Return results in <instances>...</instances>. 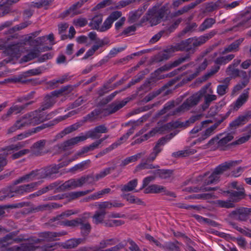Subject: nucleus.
I'll list each match as a JSON object with an SVG mask.
<instances>
[{
    "label": "nucleus",
    "instance_id": "obj_1",
    "mask_svg": "<svg viewBox=\"0 0 251 251\" xmlns=\"http://www.w3.org/2000/svg\"><path fill=\"white\" fill-rule=\"evenodd\" d=\"M216 33L217 31L215 30H213L208 33L201 36L199 37L189 38L176 44L174 47L176 51H185L189 53L175 60L173 63L172 66L173 67H176L185 61L189 60L190 58V53H194L196 51L197 47L204 44L207 40L216 34Z\"/></svg>",
    "mask_w": 251,
    "mask_h": 251
},
{
    "label": "nucleus",
    "instance_id": "obj_2",
    "mask_svg": "<svg viewBox=\"0 0 251 251\" xmlns=\"http://www.w3.org/2000/svg\"><path fill=\"white\" fill-rule=\"evenodd\" d=\"M46 119L41 111L37 110L26 114L17 120L14 124L7 129V133L11 134L25 126L39 124Z\"/></svg>",
    "mask_w": 251,
    "mask_h": 251
},
{
    "label": "nucleus",
    "instance_id": "obj_3",
    "mask_svg": "<svg viewBox=\"0 0 251 251\" xmlns=\"http://www.w3.org/2000/svg\"><path fill=\"white\" fill-rule=\"evenodd\" d=\"M105 117H106V114L105 113L104 108L100 107L96 108L83 118L82 123L80 122H77L66 127L57 135V136L62 138L64 136L76 130L78 128L82 126L83 123L87 122H93L96 120L101 119Z\"/></svg>",
    "mask_w": 251,
    "mask_h": 251
},
{
    "label": "nucleus",
    "instance_id": "obj_4",
    "mask_svg": "<svg viewBox=\"0 0 251 251\" xmlns=\"http://www.w3.org/2000/svg\"><path fill=\"white\" fill-rule=\"evenodd\" d=\"M211 83H209L203 86L198 92L188 98L181 105L173 111L171 115H175L183 113L197 105L201 98L203 97V95L206 93Z\"/></svg>",
    "mask_w": 251,
    "mask_h": 251
},
{
    "label": "nucleus",
    "instance_id": "obj_5",
    "mask_svg": "<svg viewBox=\"0 0 251 251\" xmlns=\"http://www.w3.org/2000/svg\"><path fill=\"white\" fill-rule=\"evenodd\" d=\"M168 11L167 5L162 6L158 10V7L155 6L148 10L145 18L147 21H149L151 25H156L160 22ZM145 17H144V18Z\"/></svg>",
    "mask_w": 251,
    "mask_h": 251
},
{
    "label": "nucleus",
    "instance_id": "obj_6",
    "mask_svg": "<svg viewBox=\"0 0 251 251\" xmlns=\"http://www.w3.org/2000/svg\"><path fill=\"white\" fill-rule=\"evenodd\" d=\"M85 137L83 135L76 136L69 139L61 144H57L54 147V150L61 152L71 149L74 145L78 143L85 141Z\"/></svg>",
    "mask_w": 251,
    "mask_h": 251
},
{
    "label": "nucleus",
    "instance_id": "obj_7",
    "mask_svg": "<svg viewBox=\"0 0 251 251\" xmlns=\"http://www.w3.org/2000/svg\"><path fill=\"white\" fill-rule=\"evenodd\" d=\"M87 0H80L73 4L69 9L61 13L59 15V17L63 19L68 16L73 17L75 15L81 14L82 11L79 8Z\"/></svg>",
    "mask_w": 251,
    "mask_h": 251
},
{
    "label": "nucleus",
    "instance_id": "obj_8",
    "mask_svg": "<svg viewBox=\"0 0 251 251\" xmlns=\"http://www.w3.org/2000/svg\"><path fill=\"white\" fill-rule=\"evenodd\" d=\"M33 103V101H31L22 105L13 104L8 110L6 113L1 116V120L5 121H8L12 114H18L21 113L22 110Z\"/></svg>",
    "mask_w": 251,
    "mask_h": 251
},
{
    "label": "nucleus",
    "instance_id": "obj_9",
    "mask_svg": "<svg viewBox=\"0 0 251 251\" xmlns=\"http://www.w3.org/2000/svg\"><path fill=\"white\" fill-rule=\"evenodd\" d=\"M108 131V129L104 125H100L89 130L86 133L85 135L83 136L85 137V140L89 138L93 139H98L100 136V134L106 133Z\"/></svg>",
    "mask_w": 251,
    "mask_h": 251
},
{
    "label": "nucleus",
    "instance_id": "obj_10",
    "mask_svg": "<svg viewBox=\"0 0 251 251\" xmlns=\"http://www.w3.org/2000/svg\"><path fill=\"white\" fill-rule=\"evenodd\" d=\"M129 100L126 98L121 101H114L109 104L106 108H104L106 116L113 114L125 106Z\"/></svg>",
    "mask_w": 251,
    "mask_h": 251
},
{
    "label": "nucleus",
    "instance_id": "obj_11",
    "mask_svg": "<svg viewBox=\"0 0 251 251\" xmlns=\"http://www.w3.org/2000/svg\"><path fill=\"white\" fill-rule=\"evenodd\" d=\"M250 209L246 207H240L232 211L229 216L239 221H246L249 219Z\"/></svg>",
    "mask_w": 251,
    "mask_h": 251
},
{
    "label": "nucleus",
    "instance_id": "obj_12",
    "mask_svg": "<svg viewBox=\"0 0 251 251\" xmlns=\"http://www.w3.org/2000/svg\"><path fill=\"white\" fill-rule=\"evenodd\" d=\"M67 234L66 231L61 232H44L40 233L39 237L42 239H38L36 240V243H39L41 241H53L57 240L56 238L57 237L62 236Z\"/></svg>",
    "mask_w": 251,
    "mask_h": 251
},
{
    "label": "nucleus",
    "instance_id": "obj_13",
    "mask_svg": "<svg viewBox=\"0 0 251 251\" xmlns=\"http://www.w3.org/2000/svg\"><path fill=\"white\" fill-rule=\"evenodd\" d=\"M82 186V184L80 178L76 179H71L61 184L57 188V189L58 191H65L67 190L73 189Z\"/></svg>",
    "mask_w": 251,
    "mask_h": 251
},
{
    "label": "nucleus",
    "instance_id": "obj_14",
    "mask_svg": "<svg viewBox=\"0 0 251 251\" xmlns=\"http://www.w3.org/2000/svg\"><path fill=\"white\" fill-rule=\"evenodd\" d=\"M47 140L43 139L34 143L30 148L31 154L35 156H41L45 153L44 149Z\"/></svg>",
    "mask_w": 251,
    "mask_h": 251
},
{
    "label": "nucleus",
    "instance_id": "obj_15",
    "mask_svg": "<svg viewBox=\"0 0 251 251\" xmlns=\"http://www.w3.org/2000/svg\"><path fill=\"white\" fill-rule=\"evenodd\" d=\"M241 161L240 160H235V161H228L226 162H225L221 164L218 166L214 169L218 174L221 176L222 174L224 173L225 172L229 170L232 167H235L240 163Z\"/></svg>",
    "mask_w": 251,
    "mask_h": 251
},
{
    "label": "nucleus",
    "instance_id": "obj_16",
    "mask_svg": "<svg viewBox=\"0 0 251 251\" xmlns=\"http://www.w3.org/2000/svg\"><path fill=\"white\" fill-rule=\"evenodd\" d=\"M39 184L37 182H32L27 184H24L17 187L13 190V192L17 195H23L25 193H29L32 191L34 188Z\"/></svg>",
    "mask_w": 251,
    "mask_h": 251
},
{
    "label": "nucleus",
    "instance_id": "obj_17",
    "mask_svg": "<svg viewBox=\"0 0 251 251\" xmlns=\"http://www.w3.org/2000/svg\"><path fill=\"white\" fill-rule=\"evenodd\" d=\"M85 238H72L61 244V247L64 249H73L76 248L79 245L84 244Z\"/></svg>",
    "mask_w": 251,
    "mask_h": 251
},
{
    "label": "nucleus",
    "instance_id": "obj_18",
    "mask_svg": "<svg viewBox=\"0 0 251 251\" xmlns=\"http://www.w3.org/2000/svg\"><path fill=\"white\" fill-rule=\"evenodd\" d=\"M175 51H176V50L174 46H171L157 54L155 56L154 61L156 62H160L164 60H166L168 59Z\"/></svg>",
    "mask_w": 251,
    "mask_h": 251
},
{
    "label": "nucleus",
    "instance_id": "obj_19",
    "mask_svg": "<svg viewBox=\"0 0 251 251\" xmlns=\"http://www.w3.org/2000/svg\"><path fill=\"white\" fill-rule=\"evenodd\" d=\"M227 193L229 195V198L232 202H237L243 199L245 196L244 188L241 187L239 191L229 190Z\"/></svg>",
    "mask_w": 251,
    "mask_h": 251
},
{
    "label": "nucleus",
    "instance_id": "obj_20",
    "mask_svg": "<svg viewBox=\"0 0 251 251\" xmlns=\"http://www.w3.org/2000/svg\"><path fill=\"white\" fill-rule=\"evenodd\" d=\"M237 26L243 29L251 26V13L249 11L241 15L240 22Z\"/></svg>",
    "mask_w": 251,
    "mask_h": 251
},
{
    "label": "nucleus",
    "instance_id": "obj_21",
    "mask_svg": "<svg viewBox=\"0 0 251 251\" xmlns=\"http://www.w3.org/2000/svg\"><path fill=\"white\" fill-rule=\"evenodd\" d=\"M244 39L243 38H239L227 46L221 52V54L224 55L228 52L238 51L239 50V47L244 41Z\"/></svg>",
    "mask_w": 251,
    "mask_h": 251
},
{
    "label": "nucleus",
    "instance_id": "obj_22",
    "mask_svg": "<svg viewBox=\"0 0 251 251\" xmlns=\"http://www.w3.org/2000/svg\"><path fill=\"white\" fill-rule=\"evenodd\" d=\"M61 166L59 165H54L47 167L45 168H42V172L43 178L46 177H51L53 175L58 173V170L61 168Z\"/></svg>",
    "mask_w": 251,
    "mask_h": 251
},
{
    "label": "nucleus",
    "instance_id": "obj_23",
    "mask_svg": "<svg viewBox=\"0 0 251 251\" xmlns=\"http://www.w3.org/2000/svg\"><path fill=\"white\" fill-rule=\"evenodd\" d=\"M230 78L229 77L225 78L221 82L222 84H220L217 87V93L220 97H222L226 94L228 91V86Z\"/></svg>",
    "mask_w": 251,
    "mask_h": 251
},
{
    "label": "nucleus",
    "instance_id": "obj_24",
    "mask_svg": "<svg viewBox=\"0 0 251 251\" xmlns=\"http://www.w3.org/2000/svg\"><path fill=\"white\" fill-rule=\"evenodd\" d=\"M80 221L78 222V226H80L81 233L83 236H87L91 231V226L84 217L79 218Z\"/></svg>",
    "mask_w": 251,
    "mask_h": 251
},
{
    "label": "nucleus",
    "instance_id": "obj_25",
    "mask_svg": "<svg viewBox=\"0 0 251 251\" xmlns=\"http://www.w3.org/2000/svg\"><path fill=\"white\" fill-rule=\"evenodd\" d=\"M196 152V150L189 148H186L183 150L178 151L172 153V156L176 158L186 157Z\"/></svg>",
    "mask_w": 251,
    "mask_h": 251
},
{
    "label": "nucleus",
    "instance_id": "obj_26",
    "mask_svg": "<svg viewBox=\"0 0 251 251\" xmlns=\"http://www.w3.org/2000/svg\"><path fill=\"white\" fill-rule=\"evenodd\" d=\"M121 197L125 199L129 203L145 205L144 202L141 199L130 193H123L121 195Z\"/></svg>",
    "mask_w": 251,
    "mask_h": 251
},
{
    "label": "nucleus",
    "instance_id": "obj_27",
    "mask_svg": "<svg viewBox=\"0 0 251 251\" xmlns=\"http://www.w3.org/2000/svg\"><path fill=\"white\" fill-rule=\"evenodd\" d=\"M249 93L248 90H244V92L240 95L234 103V108L236 110L241 107L248 100Z\"/></svg>",
    "mask_w": 251,
    "mask_h": 251
},
{
    "label": "nucleus",
    "instance_id": "obj_28",
    "mask_svg": "<svg viewBox=\"0 0 251 251\" xmlns=\"http://www.w3.org/2000/svg\"><path fill=\"white\" fill-rule=\"evenodd\" d=\"M146 153V152L144 151L125 158L122 161L120 164V166L122 167H124L130 163L137 161L142 156L144 155Z\"/></svg>",
    "mask_w": 251,
    "mask_h": 251
},
{
    "label": "nucleus",
    "instance_id": "obj_29",
    "mask_svg": "<svg viewBox=\"0 0 251 251\" xmlns=\"http://www.w3.org/2000/svg\"><path fill=\"white\" fill-rule=\"evenodd\" d=\"M153 173L156 176V177H159L161 179H167L172 176L173 171L168 169H157L153 172Z\"/></svg>",
    "mask_w": 251,
    "mask_h": 251
},
{
    "label": "nucleus",
    "instance_id": "obj_30",
    "mask_svg": "<svg viewBox=\"0 0 251 251\" xmlns=\"http://www.w3.org/2000/svg\"><path fill=\"white\" fill-rule=\"evenodd\" d=\"M216 23V20L213 18H206L199 27V31L203 32L212 27Z\"/></svg>",
    "mask_w": 251,
    "mask_h": 251
},
{
    "label": "nucleus",
    "instance_id": "obj_31",
    "mask_svg": "<svg viewBox=\"0 0 251 251\" xmlns=\"http://www.w3.org/2000/svg\"><path fill=\"white\" fill-rule=\"evenodd\" d=\"M165 191V187L157 184H152L146 187L144 191L145 194L154 193L157 194Z\"/></svg>",
    "mask_w": 251,
    "mask_h": 251
},
{
    "label": "nucleus",
    "instance_id": "obj_32",
    "mask_svg": "<svg viewBox=\"0 0 251 251\" xmlns=\"http://www.w3.org/2000/svg\"><path fill=\"white\" fill-rule=\"evenodd\" d=\"M138 184V180L133 179L129 181L125 185H121L120 186V189L123 192H128L133 191Z\"/></svg>",
    "mask_w": 251,
    "mask_h": 251
},
{
    "label": "nucleus",
    "instance_id": "obj_33",
    "mask_svg": "<svg viewBox=\"0 0 251 251\" xmlns=\"http://www.w3.org/2000/svg\"><path fill=\"white\" fill-rule=\"evenodd\" d=\"M18 232V231H15L6 235L4 237L0 239V243H1L3 246L13 244V239L17 235Z\"/></svg>",
    "mask_w": 251,
    "mask_h": 251
},
{
    "label": "nucleus",
    "instance_id": "obj_34",
    "mask_svg": "<svg viewBox=\"0 0 251 251\" xmlns=\"http://www.w3.org/2000/svg\"><path fill=\"white\" fill-rule=\"evenodd\" d=\"M205 93L203 97H204V103L202 104L201 107L203 110H206L208 108L211 103L217 100V96L215 95L207 94Z\"/></svg>",
    "mask_w": 251,
    "mask_h": 251
},
{
    "label": "nucleus",
    "instance_id": "obj_35",
    "mask_svg": "<svg viewBox=\"0 0 251 251\" xmlns=\"http://www.w3.org/2000/svg\"><path fill=\"white\" fill-rule=\"evenodd\" d=\"M173 130L170 122L165 124L161 127H155L150 131V134L154 136L157 133L161 134L163 133L165 131H168Z\"/></svg>",
    "mask_w": 251,
    "mask_h": 251
},
{
    "label": "nucleus",
    "instance_id": "obj_36",
    "mask_svg": "<svg viewBox=\"0 0 251 251\" xmlns=\"http://www.w3.org/2000/svg\"><path fill=\"white\" fill-rule=\"evenodd\" d=\"M55 102V100L52 97L47 96L45 98L44 101L41 105L40 111H44L51 107L53 105Z\"/></svg>",
    "mask_w": 251,
    "mask_h": 251
},
{
    "label": "nucleus",
    "instance_id": "obj_37",
    "mask_svg": "<svg viewBox=\"0 0 251 251\" xmlns=\"http://www.w3.org/2000/svg\"><path fill=\"white\" fill-rule=\"evenodd\" d=\"M235 57L233 54H228L226 56H222L217 57L215 60L214 62L218 65H222L227 64L230 61L232 60Z\"/></svg>",
    "mask_w": 251,
    "mask_h": 251
},
{
    "label": "nucleus",
    "instance_id": "obj_38",
    "mask_svg": "<svg viewBox=\"0 0 251 251\" xmlns=\"http://www.w3.org/2000/svg\"><path fill=\"white\" fill-rule=\"evenodd\" d=\"M102 21V16L101 14L96 15L93 17L89 23V25L92 27L93 29H97L100 31V25Z\"/></svg>",
    "mask_w": 251,
    "mask_h": 251
},
{
    "label": "nucleus",
    "instance_id": "obj_39",
    "mask_svg": "<svg viewBox=\"0 0 251 251\" xmlns=\"http://www.w3.org/2000/svg\"><path fill=\"white\" fill-rule=\"evenodd\" d=\"M110 40L108 37H105L103 39H98L95 43L92 46V50L96 52L100 48L110 44Z\"/></svg>",
    "mask_w": 251,
    "mask_h": 251
},
{
    "label": "nucleus",
    "instance_id": "obj_40",
    "mask_svg": "<svg viewBox=\"0 0 251 251\" xmlns=\"http://www.w3.org/2000/svg\"><path fill=\"white\" fill-rule=\"evenodd\" d=\"M162 148L160 147L157 143L152 149V151L147 158V162H152L156 158L158 154L162 151Z\"/></svg>",
    "mask_w": 251,
    "mask_h": 251
},
{
    "label": "nucleus",
    "instance_id": "obj_41",
    "mask_svg": "<svg viewBox=\"0 0 251 251\" xmlns=\"http://www.w3.org/2000/svg\"><path fill=\"white\" fill-rule=\"evenodd\" d=\"M179 245V242L176 241L174 242L166 243L164 246H162V248L165 251H180Z\"/></svg>",
    "mask_w": 251,
    "mask_h": 251
},
{
    "label": "nucleus",
    "instance_id": "obj_42",
    "mask_svg": "<svg viewBox=\"0 0 251 251\" xmlns=\"http://www.w3.org/2000/svg\"><path fill=\"white\" fill-rule=\"evenodd\" d=\"M57 204L55 203H52L51 204H46L38 205L35 207L31 209V211L33 212H38L40 211H43L47 209L55 208L58 207Z\"/></svg>",
    "mask_w": 251,
    "mask_h": 251
},
{
    "label": "nucleus",
    "instance_id": "obj_43",
    "mask_svg": "<svg viewBox=\"0 0 251 251\" xmlns=\"http://www.w3.org/2000/svg\"><path fill=\"white\" fill-rule=\"evenodd\" d=\"M106 214V212L103 211H96L95 214L93 216L94 223L96 225H98L103 223Z\"/></svg>",
    "mask_w": 251,
    "mask_h": 251
},
{
    "label": "nucleus",
    "instance_id": "obj_44",
    "mask_svg": "<svg viewBox=\"0 0 251 251\" xmlns=\"http://www.w3.org/2000/svg\"><path fill=\"white\" fill-rule=\"evenodd\" d=\"M119 240L117 238H111L103 239L100 242V249H104L108 246H112L116 244L119 242Z\"/></svg>",
    "mask_w": 251,
    "mask_h": 251
},
{
    "label": "nucleus",
    "instance_id": "obj_45",
    "mask_svg": "<svg viewBox=\"0 0 251 251\" xmlns=\"http://www.w3.org/2000/svg\"><path fill=\"white\" fill-rule=\"evenodd\" d=\"M166 87V86H164L162 87L161 88L157 90L153 91L151 93H149L147 96H146L145 97L144 100L147 102L151 101L159 95L162 94V92L165 90Z\"/></svg>",
    "mask_w": 251,
    "mask_h": 251
},
{
    "label": "nucleus",
    "instance_id": "obj_46",
    "mask_svg": "<svg viewBox=\"0 0 251 251\" xmlns=\"http://www.w3.org/2000/svg\"><path fill=\"white\" fill-rule=\"evenodd\" d=\"M220 176L214 170L213 173L208 176V178L205 180L203 184L204 185H209L212 183H215L219 180Z\"/></svg>",
    "mask_w": 251,
    "mask_h": 251
},
{
    "label": "nucleus",
    "instance_id": "obj_47",
    "mask_svg": "<svg viewBox=\"0 0 251 251\" xmlns=\"http://www.w3.org/2000/svg\"><path fill=\"white\" fill-rule=\"evenodd\" d=\"M177 133V132H176L171 133L170 134L160 138L156 143L162 148V146L172 139Z\"/></svg>",
    "mask_w": 251,
    "mask_h": 251
},
{
    "label": "nucleus",
    "instance_id": "obj_48",
    "mask_svg": "<svg viewBox=\"0 0 251 251\" xmlns=\"http://www.w3.org/2000/svg\"><path fill=\"white\" fill-rule=\"evenodd\" d=\"M121 145V143L118 142H115L113 144H112L111 145L109 146L108 148H106V149H104L103 150L100 151L99 153H98L96 155V158H99L102 156L103 155H105V154L108 153L109 152L111 151L114 149L116 148L117 147L120 146Z\"/></svg>",
    "mask_w": 251,
    "mask_h": 251
},
{
    "label": "nucleus",
    "instance_id": "obj_49",
    "mask_svg": "<svg viewBox=\"0 0 251 251\" xmlns=\"http://www.w3.org/2000/svg\"><path fill=\"white\" fill-rule=\"evenodd\" d=\"M39 53L40 51L38 50H33L23 56L22 60L25 62L29 61L38 57Z\"/></svg>",
    "mask_w": 251,
    "mask_h": 251
},
{
    "label": "nucleus",
    "instance_id": "obj_50",
    "mask_svg": "<svg viewBox=\"0 0 251 251\" xmlns=\"http://www.w3.org/2000/svg\"><path fill=\"white\" fill-rule=\"evenodd\" d=\"M27 143L25 142H18L17 144L15 145H12L8 147H7L5 150H4L6 152H9L11 151H18L19 150L25 147Z\"/></svg>",
    "mask_w": 251,
    "mask_h": 251
},
{
    "label": "nucleus",
    "instance_id": "obj_51",
    "mask_svg": "<svg viewBox=\"0 0 251 251\" xmlns=\"http://www.w3.org/2000/svg\"><path fill=\"white\" fill-rule=\"evenodd\" d=\"M124 224V221L119 220H108L104 222L105 226L109 227L120 226Z\"/></svg>",
    "mask_w": 251,
    "mask_h": 251
},
{
    "label": "nucleus",
    "instance_id": "obj_52",
    "mask_svg": "<svg viewBox=\"0 0 251 251\" xmlns=\"http://www.w3.org/2000/svg\"><path fill=\"white\" fill-rule=\"evenodd\" d=\"M115 169V167H109L105 169L103 171H101L100 173L97 174L95 176V179L96 181L99 180L106 175L109 174L112 171H114Z\"/></svg>",
    "mask_w": 251,
    "mask_h": 251
},
{
    "label": "nucleus",
    "instance_id": "obj_53",
    "mask_svg": "<svg viewBox=\"0 0 251 251\" xmlns=\"http://www.w3.org/2000/svg\"><path fill=\"white\" fill-rule=\"evenodd\" d=\"M216 203L220 207L230 208L235 207V204L229 200L228 201L217 200Z\"/></svg>",
    "mask_w": 251,
    "mask_h": 251
},
{
    "label": "nucleus",
    "instance_id": "obj_54",
    "mask_svg": "<svg viewBox=\"0 0 251 251\" xmlns=\"http://www.w3.org/2000/svg\"><path fill=\"white\" fill-rule=\"evenodd\" d=\"M220 125V122H217L210 127L207 128L204 132H202V133L207 138L214 133V130Z\"/></svg>",
    "mask_w": 251,
    "mask_h": 251
},
{
    "label": "nucleus",
    "instance_id": "obj_55",
    "mask_svg": "<svg viewBox=\"0 0 251 251\" xmlns=\"http://www.w3.org/2000/svg\"><path fill=\"white\" fill-rule=\"evenodd\" d=\"M80 220L79 218L72 220H65L59 222V224L66 226L75 227L78 226V222Z\"/></svg>",
    "mask_w": 251,
    "mask_h": 251
},
{
    "label": "nucleus",
    "instance_id": "obj_56",
    "mask_svg": "<svg viewBox=\"0 0 251 251\" xmlns=\"http://www.w3.org/2000/svg\"><path fill=\"white\" fill-rule=\"evenodd\" d=\"M10 153V152H6V151L3 150V153L0 154V172L3 170L4 167L7 164L6 157Z\"/></svg>",
    "mask_w": 251,
    "mask_h": 251
},
{
    "label": "nucleus",
    "instance_id": "obj_57",
    "mask_svg": "<svg viewBox=\"0 0 251 251\" xmlns=\"http://www.w3.org/2000/svg\"><path fill=\"white\" fill-rule=\"evenodd\" d=\"M176 207L179 208H184L189 210H200V208L199 206L193 205H187L182 203H177L174 204Z\"/></svg>",
    "mask_w": 251,
    "mask_h": 251
},
{
    "label": "nucleus",
    "instance_id": "obj_58",
    "mask_svg": "<svg viewBox=\"0 0 251 251\" xmlns=\"http://www.w3.org/2000/svg\"><path fill=\"white\" fill-rule=\"evenodd\" d=\"M70 79V77L68 75H65L57 79H53L50 81L49 82V84L51 86H54L57 83L62 84L65 82L68 81Z\"/></svg>",
    "mask_w": 251,
    "mask_h": 251
},
{
    "label": "nucleus",
    "instance_id": "obj_59",
    "mask_svg": "<svg viewBox=\"0 0 251 251\" xmlns=\"http://www.w3.org/2000/svg\"><path fill=\"white\" fill-rule=\"evenodd\" d=\"M197 26L198 25L196 23H192L187 25V26L180 33V36H183L188 32H193Z\"/></svg>",
    "mask_w": 251,
    "mask_h": 251
},
{
    "label": "nucleus",
    "instance_id": "obj_60",
    "mask_svg": "<svg viewBox=\"0 0 251 251\" xmlns=\"http://www.w3.org/2000/svg\"><path fill=\"white\" fill-rule=\"evenodd\" d=\"M30 21H26L23 23L20 24L18 25H16L15 26L13 27L12 28L9 29V32L10 33L14 32L16 31H18L22 30L25 27H26L28 25L31 24Z\"/></svg>",
    "mask_w": 251,
    "mask_h": 251
},
{
    "label": "nucleus",
    "instance_id": "obj_61",
    "mask_svg": "<svg viewBox=\"0 0 251 251\" xmlns=\"http://www.w3.org/2000/svg\"><path fill=\"white\" fill-rule=\"evenodd\" d=\"M29 174L32 181L43 178L41 169L32 171Z\"/></svg>",
    "mask_w": 251,
    "mask_h": 251
},
{
    "label": "nucleus",
    "instance_id": "obj_62",
    "mask_svg": "<svg viewBox=\"0 0 251 251\" xmlns=\"http://www.w3.org/2000/svg\"><path fill=\"white\" fill-rule=\"evenodd\" d=\"M90 163V160H87L84 161H82L79 164H76L74 167H73L71 170L72 171H82L85 168H86L87 165H89Z\"/></svg>",
    "mask_w": 251,
    "mask_h": 251
},
{
    "label": "nucleus",
    "instance_id": "obj_63",
    "mask_svg": "<svg viewBox=\"0 0 251 251\" xmlns=\"http://www.w3.org/2000/svg\"><path fill=\"white\" fill-rule=\"evenodd\" d=\"M82 185L85 183L91 184L96 181L93 175L84 176L80 177Z\"/></svg>",
    "mask_w": 251,
    "mask_h": 251
},
{
    "label": "nucleus",
    "instance_id": "obj_64",
    "mask_svg": "<svg viewBox=\"0 0 251 251\" xmlns=\"http://www.w3.org/2000/svg\"><path fill=\"white\" fill-rule=\"evenodd\" d=\"M226 72L227 75L235 77L240 75V71L237 69H234V67L232 65H229L227 68Z\"/></svg>",
    "mask_w": 251,
    "mask_h": 251
}]
</instances>
